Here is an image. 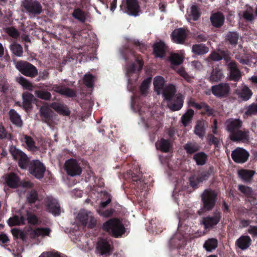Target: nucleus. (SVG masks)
<instances>
[{
  "label": "nucleus",
  "instance_id": "nucleus-1",
  "mask_svg": "<svg viewBox=\"0 0 257 257\" xmlns=\"http://www.w3.org/2000/svg\"><path fill=\"white\" fill-rule=\"evenodd\" d=\"M176 89L174 85H169L163 91L164 99L167 101V105L173 111L180 110L183 105L182 95L179 93L175 95Z\"/></svg>",
  "mask_w": 257,
  "mask_h": 257
},
{
  "label": "nucleus",
  "instance_id": "nucleus-2",
  "mask_svg": "<svg viewBox=\"0 0 257 257\" xmlns=\"http://www.w3.org/2000/svg\"><path fill=\"white\" fill-rule=\"evenodd\" d=\"M103 228L116 237L121 236L125 232L123 225L118 219L116 218L106 221L103 225Z\"/></svg>",
  "mask_w": 257,
  "mask_h": 257
},
{
  "label": "nucleus",
  "instance_id": "nucleus-3",
  "mask_svg": "<svg viewBox=\"0 0 257 257\" xmlns=\"http://www.w3.org/2000/svg\"><path fill=\"white\" fill-rule=\"evenodd\" d=\"M217 194L211 189L205 190L202 195L203 207L207 210L211 209L216 201Z\"/></svg>",
  "mask_w": 257,
  "mask_h": 257
},
{
  "label": "nucleus",
  "instance_id": "nucleus-4",
  "mask_svg": "<svg viewBox=\"0 0 257 257\" xmlns=\"http://www.w3.org/2000/svg\"><path fill=\"white\" fill-rule=\"evenodd\" d=\"M16 67L23 75L34 77L37 75V69L31 63L26 61H20L16 63Z\"/></svg>",
  "mask_w": 257,
  "mask_h": 257
},
{
  "label": "nucleus",
  "instance_id": "nucleus-5",
  "mask_svg": "<svg viewBox=\"0 0 257 257\" xmlns=\"http://www.w3.org/2000/svg\"><path fill=\"white\" fill-rule=\"evenodd\" d=\"M77 218L82 225L88 227L92 228L96 223V220L92 213L86 210H81L78 214Z\"/></svg>",
  "mask_w": 257,
  "mask_h": 257
},
{
  "label": "nucleus",
  "instance_id": "nucleus-6",
  "mask_svg": "<svg viewBox=\"0 0 257 257\" xmlns=\"http://www.w3.org/2000/svg\"><path fill=\"white\" fill-rule=\"evenodd\" d=\"M213 94L218 98H225L230 92L229 85L226 83H221L211 87Z\"/></svg>",
  "mask_w": 257,
  "mask_h": 257
},
{
  "label": "nucleus",
  "instance_id": "nucleus-7",
  "mask_svg": "<svg viewBox=\"0 0 257 257\" xmlns=\"http://www.w3.org/2000/svg\"><path fill=\"white\" fill-rule=\"evenodd\" d=\"M10 152L14 157V159L19 161V165L21 168L26 169L28 167L29 159L25 154L14 147H11L10 148Z\"/></svg>",
  "mask_w": 257,
  "mask_h": 257
},
{
  "label": "nucleus",
  "instance_id": "nucleus-8",
  "mask_svg": "<svg viewBox=\"0 0 257 257\" xmlns=\"http://www.w3.org/2000/svg\"><path fill=\"white\" fill-rule=\"evenodd\" d=\"M65 170L69 176H75L81 173V169L75 159H69L65 162Z\"/></svg>",
  "mask_w": 257,
  "mask_h": 257
},
{
  "label": "nucleus",
  "instance_id": "nucleus-9",
  "mask_svg": "<svg viewBox=\"0 0 257 257\" xmlns=\"http://www.w3.org/2000/svg\"><path fill=\"white\" fill-rule=\"evenodd\" d=\"M30 172L37 179L43 178L45 168L43 164L38 160H35L31 164L30 167Z\"/></svg>",
  "mask_w": 257,
  "mask_h": 257
},
{
  "label": "nucleus",
  "instance_id": "nucleus-10",
  "mask_svg": "<svg viewBox=\"0 0 257 257\" xmlns=\"http://www.w3.org/2000/svg\"><path fill=\"white\" fill-rule=\"evenodd\" d=\"M249 153L241 148H237L231 153L232 160L237 163H243L248 158Z\"/></svg>",
  "mask_w": 257,
  "mask_h": 257
},
{
  "label": "nucleus",
  "instance_id": "nucleus-11",
  "mask_svg": "<svg viewBox=\"0 0 257 257\" xmlns=\"http://www.w3.org/2000/svg\"><path fill=\"white\" fill-rule=\"evenodd\" d=\"M23 6L30 14H40L42 11L41 4L36 1H26L23 3Z\"/></svg>",
  "mask_w": 257,
  "mask_h": 257
},
{
  "label": "nucleus",
  "instance_id": "nucleus-12",
  "mask_svg": "<svg viewBox=\"0 0 257 257\" xmlns=\"http://www.w3.org/2000/svg\"><path fill=\"white\" fill-rule=\"evenodd\" d=\"M220 219V213L216 211L212 216L203 218L202 223L205 228H211L216 225L219 222Z\"/></svg>",
  "mask_w": 257,
  "mask_h": 257
},
{
  "label": "nucleus",
  "instance_id": "nucleus-13",
  "mask_svg": "<svg viewBox=\"0 0 257 257\" xmlns=\"http://www.w3.org/2000/svg\"><path fill=\"white\" fill-rule=\"evenodd\" d=\"M235 93L239 98L244 101L250 99L252 95L251 90L246 85L241 84L236 90Z\"/></svg>",
  "mask_w": 257,
  "mask_h": 257
},
{
  "label": "nucleus",
  "instance_id": "nucleus-14",
  "mask_svg": "<svg viewBox=\"0 0 257 257\" xmlns=\"http://www.w3.org/2000/svg\"><path fill=\"white\" fill-rule=\"evenodd\" d=\"M96 248L98 252L101 255L109 254L112 250L109 241L104 239L98 241Z\"/></svg>",
  "mask_w": 257,
  "mask_h": 257
},
{
  "label": "nucleus",
  "instance_id": "nucleus-15",
  "mask_svg": "<svg viewBox=\"0 0 257 257\" xmlns=\"http://www.w3.org/2000/svg\"><path fill=\"white\" fill-rule=\"evenodd\" d=\"M229 138L231 140L234 142H246L249 140L248 132L238 130L234 132L230 133L229 134Z\"/></svg>",
  "mask_w": 257,
  "mask_h": 257
},
{
  "label": "nucleus",
  "instance_id": "nucleus-16",
  "mask_svg": "<svg viewBox=\"0 0 257 257\" xmlns=\"http://www.w3.org/2000/svg\"><path fill=\"white\" fill-rule=\"evenodd\" d=\"M225 125L226 130L229 134L239 130L242 125V121L239 119L230 118L227 119Z\"/></svg>",
  "mask_w": 257,
  "mask_h": 257
},
{
  "label": "nucleus",
  "instance_id": "nucleus-17",
  "mask_svg": "<svg viewBox=\"0 0 257 257\" xmlns=\"http://www.w3.org/2000/svg\"><path fill=\"white\" fill-rule=\"evenodd\" d=\"M228 68L229 70V79L230 80L238 81L241 77V73L237 68L235 62H231L228 64Z\"/></svg>",
  "mask_w": 257,
  "mask_h": 257
},
{
  "label": "nucleus",
  "instance_id": "nucleus-18",
  "mask_svg": "<svg viewBox=\"0 0 257 257\" xmlns=\"http://www.w3.org/2000/svg\"><path fill=\"white\" fill-rule=\"evenodd\" d=\"M173 41L177 44L183 43L186 37V33L182 28L175 29L172 33Z\"/></svg>",
  "mask_w": 257,
  "mask_h": 257
},
{
  "label": "nucleus",
  "instance_id": "nucleus-19",
  "mask_svg": "<svg viewBox=\"0 0 257 257\" xmlns=\"http://www.w3.org/2000/svg\"><path fill=\"white\" fill-rule=\"evenodd\" d=\"M48 211L54 216L59 215L60 213V206L56 199L49 198L47 205Z\"/></svg>",
  "mask_w": 257,
  "mask_h": 257
},
{
  "label": "nucleus",
  "instance_id": "nucleus-20",
  "mask_svg": "<svg viewBox=\"0 0 257 257\" xmlns=\"http://www.w3.org/2000/svg\"><path fill=\"white\" fill-rule=\"evenodd\" d=\"M165 84L164 78L160 76H156L154 78V85L155 91L157 92L158 94L162 93L163 95V91L165 90L166 88L168 86H166L164 88Z\"/></svg>",
  "mask_w": 257,
  "mask_h": 257
},
{
  "label": "nucleus",
  "instance_id": "nucleus-21",
  "mask_svg": "<svg viewBox=\"0 0 257 257\" xmlns=\"http://www.w3.org/2000/svg\"><path fill=\"white\" fill-rule=\"evenodd\" d=\"M127 13L130 15L136 16L139 12V6L137 0H126Z\"/></svg>",
  "mask_w": 257,
  "mask_h": 257
},
{
  "label": "nucleus",
  "instance_id": "nucleus-22",
  "mask_svg": "<svg viewBox=\"0 0 257 257\" xmlns=\"http://www.w3.org/2000/svg\"><path fill=\"white\" fill-rule=\"evenodd\" d=\"M251 240L247 235L241 236L235 242L236 245L239 248L244 250L247 249L251 244Z\"/></svg>",
  "mask_w": 257,
  "mask_h": 257
},
{
  "label": "nucleus",
  "instance_id": "nucleus-23",
  "mask_svg": "<svg viewBox=\"0 0 257 257\" xmlns=\"http://www.w3.org/2000/svg\"><path fill=\"white\" fill-rule=\"evenodd\" d=\"M143 63L141 60L137 59L135 64H132L126 70V75L129 79L131 78V74L139 72L142 68ZM130 81V79H128Z\"/></svg>",
  "mask_w": 257,
  "mask_h": 257
},
{
  "label": "nucleus",
  "instance_id": "nucleus-24",
  "mask_svg": "<svg viewBox=\"0 0 257 257\" xmlns=\"http://www.w3.org/2000/svg\"><path fill=\"white\" fill-rule=\"evenodd\" d=\"M51 230L49 228H37L30 232L31 237L36 238L39 236H49Z\"/></svg>",
  "mask_w": 257,
  "mask_h": 257
},
{
  "label": "nucleus",
  "instance_id": "nucleus-25",
  "mask_svg": "<svg viewBox=\"0 0 257 257\" xmlns=\"http://www.w3.org/2000/svg\"><path fill=\"white\" fill-rule=\"evenodd\" d=\"M23 106L24 108L28 111L31 108L32 102L35 99L34 95L29 92H25L23 94Z\"/></svg>",
  "mask_w": 257,
  "mask_h": 257
},
{
  "label": "nucleus",
  "instance_id": "nucleus-26",
  "mask_svg": "<svg viewBox=\"0 0 257 257\" xmlns=\"http://www.w3.org/2000/svg\"><path fill=\"white\" fill-rule=\"evenodd\" d=\"M192 52L195 55H201L207 53L209 49L205 44H195L192 47Z\"/></svg>",
  "mask_w": 257,
  "mask_h": 257
},
{
  "label": "nucleus",
  "instance_id": "nucleus-27",
  "mask_svg": "<svg viewBox=\"0 0 257 257\" xmlns=\"http://www.w3.org/2000/svg\"><path fill=\"white\" fill-rule=\"evenodd\" d=\"M7 184L11 188H16L20 184L18 177L14 173H11L6 177Z\"/></svg>",
  "mask_w": 257,
  "mask_h": 257
},
{
  "label": "nucleus",
  "instance_id": "nucleus-28",
  "mask_svg": "<svg viewBox=\"0 0 257 257\" xmlns=\"http://www.w3.org/2000/svg\"><path fill=\"white\" fill-rule=\"evenodd\" d=\"M209 57L213 61H219L223 58L227 61L229 58L227 53L219 50L217 51L212 52L210 54Z\"/></svg>",
  "mask_w": 257,
  "mask_h": 257
},
{
  "label": "nucleus",
  "instance_id": "nucleus-29",
  "mask_svg": "<svg viewBox=\"0 0 257 257\" xmlns=\"http://www.w3.org/2000/svg\"><path fill=\"white\" fill-rule=\"evenodd\" d=\"M165 50L166 46L163 42L156 43L154 45V52L157 57H163Z\"/></svg>",
  "mask_w": 257,
  "mask_h": 257
},
{
  "label": "nucleus",
  "instance_id": "nucleus-30",
  "mask_svg": "<svg viewBox=\"0 0 257 257\" xmlns=\"http://www.w3.org/2000/svg\"><path fill=\"white\" fill-rule=\"evenodd\" d=\"M184 57V51H181L180 54L173 53L171 54L170 56V61L173 65H177L181 64L183 62Z\"/></svg>",
  "mask_w": 257,
  "mask_h": 257
},
{
  "label": "nucleus",
  "instance_id": "nucleus-31",
  "mask_svg": "<svg viewBox=\"0 0 257 257\" xmlns=\"http://www.w3.org/2000/svg\"><path fill=\"white\" fill-rule=\"evenodd\" d=\"M223 77L222 71L218 68L213 69L209 79L211 82H217L221 80Z\"/></svg>",
  "mask_w": 257,
  "mask_h": 257
},
{
  "label": "nucleus",
  "instance_id": "nucleus-32",
  "mask_svg": "<svg viewBox=\"0 0 257 257\" xmlns=\"http://www.w3.org/2000/svg\"><path fill=\"white\" fill-rule=\"evenodd\" d=\"M210 20L214 26L219 27L223 24L224 17L221 14L216 13L211 16Z\"/></svg>",
  "mask_w": 257,
  "mask_h": 257
},
{
  "label": "nucleus",
  "instance_id": "nucleus-33",
  "mask_svg": "<svg viewBox=\"0 0 257 257\" xmlns=\"http://www.w3.org/2000/svg\"><path fill=\"white\" fill-rule=\"evenodd\" d=\"M51 107L58 113L63 115H69L70 111L67 107L60 103H53L51 104Z\"/></svg>",
  "mask_w": 257,
  "mask_h": 257
},
{
  "label": "nucleus",
  "instance_id": "nucleus-34",
  "mask_svg": "<svg viewBox=\"0 0 257 257\" xmlns=\"http://www.w3.org/2000/svg\"><path fill=\"white\" fill-rule=\"evenodd\" d=\"M52 90L61 94L65 95L69 97L75 95V93L71 89L67 88L62 87L57 85L54 86L52 88Z\"/></svg>",
  "mask_w": 257,
  "mask_h": 257
},
{
  "label": "nucleus",
  "instance_id": "nucleus-35",
  "mask_svg": "<svg viewBox=\"0 0 257 257\" xmlns=\"http://www.w3.org/2000/svg\"><path fill=\"white\" fill-rule=\"evenodd\" d=\"M25 218L21 215H15L8 220V224L12 226L20 225L25 223Z\"/></svg>",
  "mask_w": 257,
  "mask_h": 257
},
{
  "label": "nucleus",
  "instance_id": "nucleus-36",
  "mask_svg": "<svg viewBox=\"0 0 257 257\" xmlns=\"http://www.w3.org/2000/svg\"><path fill=\"white\" fill-rule=\"evenodd\" d=\"M156 147L163 152H168L170 149L171 145L168 140L162 139L156 143Z\"/></svg>",
  "mask_w": 257,
  "mask_h": 257
},
{
  "label": "nucleus",
  "instance_id": "nucleus-37",
  "mask_svg": "<svg viewBox=\"0 0 257 257\" xmlns=\"http://www.w3.org/2000/svg\"><path fill=\"white\" fill-rule=\"evenodd\" d=\"M9 115L10 119L13 123L19 126H22V121L21 117L14 109H11L10 110Z\"/></svg>",
  "mask_w": 257,
  "mask_h": 257
},
{
  "label": "nucleus",
  "instance_id": "nucleus-38",
  "mask_svg": "<svg viewBox=\"0 0 257 257\" xmlns=\"http://www.w3.org/2000/svg\"><path fill=\"white\" fill-rule=\"evenodd\" d=\"M10 48L13 54L15 56L19 57L22 56L23 49L20 44L14 43L10 45Z\"/></svg>",
  "mask_w": 257,
  "mask_h": 257
},
{
  "label": "nucleus",
  "instance_id": "nucleus-39",
  "mask_svg": "<svg viewBox=\"0 0 257 257\" xmlns=\"http://www.w3.org/2000/svg\"><path fill=\"white\" fill-rule=\"evenodd\" d=\"M206 176L201 175H194L190 178V185L193 187H196L200 183L206 179Z\"/></svg>",
  "mask_w": 257,
  "mask_h": 257
},
{
  "label": "nucleus",
  "instance_id": "nucleus-40",
  "mask_svg": "<svg viewBox=\"0 0 257 257\" xmlns=\"http://www.w3.org/2000/svg\"><path fill=\"white\" fill-rule=\"evenodd\" d=\"M239 177L245 181H249L251 180L254 175L252 171L241 170L238 172Z\"/></svg>",
  "mask_w": 257,
  "mask_h": 257
},
{
  "label": "nucleus",
  "instance_id": "nucleus-41",
  "mask_svg": "<svg viewBox=\"0 0 257 257\" xmlns=\"http://www.w3.org/2000/svg\"><path fill=\"white\" fill-rule=\"evenodd\" d=\"M203 246L207 251H211L217 247V240L214 238L208 239L205 241Z\"/></svg>",
  "mask_w": 257,
  "mask_h": 257
},
{
  "label": "nucleus",
  "instance_id": "nucleus-42",
  "mask_svg": "<svg viewBox=\"0 0 257 257\" xmlns=\"http://www.w3.org/2000/svg\"><path fill=\"white\" fill-rule=\"evenodd\" d=\"M21 140L22 142L25 143L27 148L29 150L31 151H35L36 150L35 142L31 137L28 136H24L21 138Z\"/></svg>",
  "mask_w": 257,
  "mask_h": 257
},
{
  "label": "nucleus",
  "instance_id": "nucleus-43",
  "mask_svg": "<svg viewBox=\"0 0 257 257\" xmlns=\"http://www.w3.org/2000/svg\"><path fill=\"white\" fill-rule=\"evenodd\" d=\"M17 81L24 89L33 90L34 87L32 84L25 77L21 76L17 79Z\"/></svg>",
  "mask_w": 257,
  "mask_h": 257
},
{
  "label": "nucleus",
  "instance_id": "nucleus-44",
  "mask_svg": "<svg viewBox=\"0 0 257 257\" xmlns=\"http://www.w3.org/2000/svg\"><path fill=\"white\" fill-rule=\"evenodd\" d=\"M193 159L198 165H203L206 161L207 155L203 152H199L194 155Z\"/></svg>",
  "mask_w": 257,
  "mask_h": 257
},
{
  "label": "nucleus",
  "instance_id": "nucleus-45",
  "mask_svg": "<svg viewBox=\"0 0 257 257\" xmlns=\"http://www.w3.org/2000/svg\"><path fill=\"white\" fill-rule=\"evenodd\" d=\"M205 122L204 121H198L195 126L194 133L200 138H202L205 134Z\"/></svg>",
  "mask_w": 257,
  "mask_h": 257
},
{
  "label": "nucleus",
  "instance_id": "nucleus-46",
  "mask_svg": "<svg viewBox=\"0 0 257 257\" xmlns=\"http://www.w3.org/2000/svg\"><path fill=\"white\" fill-rule=\"evenodd\" d=\"M194 112L192 109H188L182 116V122L184 126H186L191 121Z\"/></svg>",
  "mask_w": 257,
  "mask_h": 257
},
{
  "label": "nucleus",
  "instance_id": "nucleus-47",
  "mask_svg": "<svg viewBox=\"0 0 257 257\" xmlns=\"http://www.w3.org/2000/svg\"><path fill=\"white\" fill-rule=\"evenodd\" d=\"M184 149L188 154H193L199 149L198 145L195 143H188L184 146Z\"/></svg>",
  "mask_w": 257,
  "mask_h": 257
},
{
  "label": "nucleus",
  "instance_id": "nucleus-48",
  "mask_svg": "<svg viewBox=\"0 0 257 257\" xmlns=\"http://www.w3.org/2000/svg\"><path fill=\"white\" fill-rule=\"evenodd\" d=\"M189 17L190 19L193 21H196L198 19L200 14L198 8L195 6H192L190 11L188 12Z\"/></svg>",
  "mask_w": 257,
  "mask_h": 257
},
{
  "label": "nucleus",
  "instance_id": "nucleus-49",
  "mask_svg": "<svg viewBox=\"0 0 257 257\" xmlns=\"http://www.w3.org/2000/svg\"><path fill=\"white\" fill-rule=\"evenodd\" d=\"M151 82V78H148L144 80V81L142 82L140 90L142 94L146 95L147 94L149 89V85Z\"/></svg>",
  "mask_w": 257,
  "mask_h": 257
},
{
  "label": "nucleus",
  "instance_id": "nucleus-50",
  "mask_svg": "<svg viewBox=\"0 0 257 257\" xmlns=\"http://www.w3.org/2000/svg\"><path fill=\"white\" fill-rule=\"evenodd\" d=\"M226 39L231 45H235L238 40V35L235 32H229L226 36Z\"/></svg>",
  "mask_w": 257,
  "mask_h": 257
},
{
  "label": "nucleus",
  "instance_id": "nucleus-51",
  "mask_svg": "<svg viewBox=\"0 0 257 257\" xmlns=\"http://www.w3.org/2000/svg\"><path fill=\"white\" fill-rule=\"evenodd\" d=\"M35 94L37 97L44 100L50 99L51 97L50 92L43 90H36Z\"/></svg>",
  "mask_w": 257,
  "mask_h": 257
},
{
  "label": "nucleus",
  "instance_id": "nucleus-52",
  "mask_svg": "<svg viewBox=\"0 0 257 257\" xmlns=\"http://www.w3.org/2000/svg\"><path fill=\"white\" fill-rule=\"evenodd\" d=\"M242 16L246 20L252 21L254 18V16L253 15V10L252 8L250 7L247 8L243 12Z\"/></svg>",
  "mask_w": 257,
  "mask_h": 257
},
{
  "label": "nucleus",
  "instance_id": "nucleus-53",
  "mask_svg": "<svg viewBox=\"0 0 257 257\" xmlns=\"http://www.w3.org/2000/svg\"><path fill=\"white\" fill-rule=\"evenodd\" d=\"M40 114L44 118H49L51 114V109L48 105H43L40 109Z\"/></svg>",
  "mask_w": 257,
  "mask_h": 257
},
{
  "label": "nucleus",
  "instance_id": "nucleus-54",
  "mask_svg": "<svg viewBox=\"0 0 257 257\" xmlns=\"http://www.w3.org/2000/svg\"><path fill=\"white\" fill-rule=\"evenodd\" d=\"M94 80L95 78L91 74H86L85 75L84 82L87 87H92Z\"/></svg>",
  "mask_w": 257,
  "mask_h": 257
},
{
  "label": "nucleus",
  "instance_id": "nucleus-55",
  "mask_svg": "<svg viewBox=\"0 0 257 257\" xmlns=\"http://www.w3.org/2000/svg\"><path fill=\"white\" fill-rule=\"evenodd\" d=\"M73 16L81 22H84L85 20L84 14L79 9H76L74 11Z\"/></svg>",
  "mask_w": 257,
  "mask_h": 257
},
{
  "label": "nucleus",
  "instance_id": "nucleus-56",
  "mask_svg": "<svg viewBox=\"0 0 257 257\" xmlns=\"http://www.w3.org/2000/svg\"><path fill=\"white\" fill-rule=\"evenodd\" d=\"M207 141L210 145L213 144L216 147H218L220 145V140L216 138L212 135H209L207 136Z\"/></svg>",
  "mask_w": 257,
  "mask_h": 257
},
{
  "label": "nucleus",
  "instance_id": "nucleus-57",
  "mask_svg": "<svg viewBox=\"0 0 257 257\" xmlns=\"http://www.w3.org/2000/svg\"><path fill=\"white\" fill-rule=\"evenodd\" d=\"M239 190L245 196L250 197L252 195V191L251 189L247 186L239 185Z\"/></svg>",
  "mask_w": 257,
  "mask_h": 257
},
{
  "label": "nucleus",
  "instance_id": "nucleus-58",
  "mask_svg": "<svg viewBox=\"0 0 257 257\" xmlns=\"http://www.w3.org/2000/svg\"><path fill=\"white\" fill-rule=\"evenodd\" d=\"M235 58L239 61V62L243 65H248L251 61V57H248L247 55L240 58L237 56H235Z\"/></svg>",
  "mask_w": 257,
  "mask_h": 257
},
{
  "label": "nucleus",
  "instance_id": "nucleus-59",
  "mask_svg": "<svg viewBox=\"0 0 257 257\" xmlns=\"http://www.w3.org/2000/svg\"><path fill=\"white\" fill-rule=\"evenodd\" d=\"M102 209L98 208L97 212L99 215L105 217H108L112 215L114 210L112 209H107L104 211H102Z\"/></svg>",
  "mask_w": 257,
  "mask_h": 257
},
{
  "label": "nucleus",
  "instance_id": "nucleus-60",
  "mask_svg": "<svg viewBox=\"0 0 257 257\" xmlns=\"http://www.w3.org/2000/svg\"><path fill=\"white\" fill-rule=\"evenodd\" d=\"M257 113V104H252L249 105L245 112L247 115H251Z\"/></svg>",
  "mask_w": 257,
  "mask_h": 257
},
{
  "label": "nucleus",
  "instance_id": "nucleus-61",
  "mask_svg": "<svg viewBox=\"0 0 257 257\" xmlns=\"http://www.w3.org/2000/svg\"><path fill=\"white\" fill-rule=\"evenodd\" d=\"M178 73L182 76L186 81L190 82L191 80V77L185 72L183 68H179L177 70Z\"/></svg>",
  "mask_w": 257,
  "mask_h": 257
},
{
  "label": "nucleus",
  "instance_id": "nucleus-62",
  "mask_svg": "<svg viewBox=\"0 0 257 257\" xmlns=\"http://www.w3.org/2000/svg\"><path fill=\"white\" fill-rule=\"evenodd\" d=\"M39 257H60V254L56 251H47L43 252Z\"/></svg>",
  "mask_w": 257,
  "mask_h": 257
},
{
  "label": "nucleus",
  "instance_id": "nucleus-63",
  "mask_svg": "<svg viewBox=\"0 0 257 257\" xmlns=\"http://www.w3.org/2000/svg\"><path fill=\"white\" fill-rule=\"evenodd\" d=\"M27 220L28 223L32 224H35L38 222L36 216L30 213H27Z\"/></svg>",
  "mask_w": 257,
  "mask_h": 257
},
{
  "label": "nucleus",
  "instance_id": "nucleus-64",
  "mask_svg": "<svg viewBox=\"0 0 257 257\" xmlns=\"http://www.w3.org/2000/svg\"><path fill=\"white\" fill-rule=\"evenodd\" d=\"M37 199V194L35 191H31L27 197V200L30 203H34Z\"/></svg>",
  "mask_w": 257,
  "mask_h": 257
}]
</instances>
